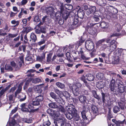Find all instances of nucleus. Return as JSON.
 I'll use <instances>...</instances> for the list:
<instances>
[{
	"label": "nucleus",
	"instance_id": "obj_26",
	"mask_svg": "<svg viewBox=\"0 0 126 126\" xmlns=\"http://www.w3.org/2000/svg\"><path fill=\"white\" fill-rule=\"evenodd\" d=\"M23 55L21 56H20L18 59V62L17 63L19 64V65L20 64V66L21 67L22 65V64L24 63V62L23 60Z\"/></svg>",
	"mask_w": 126,
	"mask_h": 126
},
{
	"label": "nucleus",
	"instance_id": "obj_17",
	"mask_svg": "<svg viewBox=\"0 0 126 126\" xmlns=\"http://www.w3.org/2000/svg\"><path fill=\"white\" fill-rule=\"evenodd\" d=\"M96 76L97 78L99 80H103L105 79L104 74L101 73L99 72L97 73Z\"/></svg>",
	"mask_w": 126,
	"mask_h": 126
},
{
	"label": "nucleus",
	"instance_id": "obj_9",
	"mask_svg": "<svg viewBox=\"0 0 126 126\" xmlns=\"http://www.w3.org/2000/svg\"><path fill=\"white\" fill-rule=\"evenodd\" d=\"M16 97V96L13 94L9 95L7 96V100L9 104L14 103Z\"/></svg>",
	"mask_w": 126,
	"mask_h": 126
},
{
	"label": "nucleus",
	"instance_id": "obj_54",
	"mask_svg": "<svg viewBox=\"0 0 126 126\" xmlns=\"http://www.w3.org/2000/svg\"><path fill=\"white\" fill-rule=\"evenodd\" d=\"M54 91L55 93L59 95H61L63 94L62 91L59 90L58 89H54Z\"/></svg>",
	"mask_w": 126,
	"mask_h": 126
},
{
	"label": "nucleus",
	"instance_id": "obj_64",
	"mask_svg": "<svg viewBox=\"0 0 126 126\" xmlns=\"http://www.w3.org/2000/svg\"><path fill=\"white\" fill-rule=\"evenodd\" d=\"M3 32V30H0V36H5L7 34V33L6 32Z\"/></svg>",
	"mask_w": 126,
	"mask_h": 126
},
{
	"label": "nucleus",
	"instance_id": "obj_1",
	"mask_svg": "<svg viewBox=\"0 0 126 126\" xmlns=\"http://www.w3.org/2000/svg\"><path fill=\"white\" fill-rule=\"evenodd\" d=\"M123 49L121 48L116 49L113 53V60L112 63L114 64H117L120 62V58Z\"/></svg>",
	"mask_w": 126,
	"mask_h": 126
},
{
	"label": "nucleus",
	"instance_id": "obj_20",
	"mask_svg": "<svg viewBox=\"0 0 126 126\" xmlns=\"http://www.w3.org/2000/svg\"><path fill=\"white\" fill-rule=\"evenodd\" d=\"M79 99L81 103H85L87 100L86 96L84 95H80L79 97Z\"/></svg>",
	"mask_w": 126,
	"mask_h": 126
},
{
	"label": "nucleus",
	"instance_id": "obj_27",
	"mask_svg": "<svg viewBox=\"0 0 126 126\" xmlns=\"http://www.w3.org/2000/svg\"><path fill=\"white\" fill-rule=\"evenodd\" d=\"M86 77H87V78L86 79L89 81H93L94 79V76L90 74H88L86 75Z\"/></svg>",
	"mask_w": 126,
	"mask_h": 126
},
{
	"label": "nucleus",
	"instance_id": "obj_5",
	"mask_svg": "<svg viewBox=\"0 0 126 126\" xmlns=\"http://www.w3.org/2000/svg\"><path fill=\"white\" fill-rule=\"evenodd\" d=\"M94 43L91 40H87L85 42V47L87 50H92L94 48Z\"/></svg>",
	"mask_w": 126,
	"mask_h": 126
},
{
	"label": "nucleus",
	"instance_id": "obj_32",
	"mask_svg": "<svg viewBox=\"0 0 126 126\" xmlns=\"http://www.w3.org/2000/svg\"><path fill=\"white\" fill-rule=\"evenodd\" d=\"M30 38L33 42H35L37 40L36 35L33 33H32L30 35Z\"/></svg>",
	"mask_w": 126,
	"mask_h": 126
},
{
	"label": "nucleus",
	"instance_id": "obj_52",
	"mask_svg": "<svg viewBox=\"0 0 126 126\" xmlns=\"http://www.w3.org/2000/svg\"><path fill=\"white\" fill-rule=\"evenodd\" d=\"M108 47L107 46L106 44H102L100 47V49L101 50L104 51Z\"/></svg>",
	"mask_w": 126,
	"mask_h": 126
},
{
	"label": "nucleus",
	"instance_id": "obj_62",
	"mask_svg": "<svg viewBox=\"0 0 126 126\" xmlns=\"http://www.w3.org/2000/svg\"><path fill=\"white\" fill-rule=\"evenodd\" d=\"M45 42V40L44 38H43L41 40V41L37 43V44L39 46H40L44 43Z\"/></svg>",
	"mask_w": 126,
	"mask_h": 126
},
{
	"label": "nucleus",
	"instance_id": "obj_43",
	"mask_svg": "<svg viewBox=\"0 0 126 126\" xmlns=\"http://www.w3.org/2000/svg\"><path fill=\"white\" fill-rule=\"evenodd\" d=\"M53 53H49L47 55V62H49L51 61L52 56Z\"/></svg>",
	"mask_w": 126,
	"mask_h": 126
},
{
	"label": "nucleus",
	"instance_id": "obj_7",
	"mask_svg": "<svg viewBox=\"0 0 126 126\" xmlns=\"http://www.w3.org/2000/svg\"><path fill=\"white\" fill-rule=\"evenodd\" d=\"M50 95L51 97L54 99L58 103H59L62 104V102L63 101V99L58 95H56V94L54 93L51 92L50 93Z\"/></svg>",
	"mask_w": 126,
	"mask_h": 126
},
{
	"label": "nucleus",
	"instance_id": "obj_50",
	"mask_svg": "<svg viewBox=\"0 0 126 126\" xmlns=\"http://www.w3.org/2000/svg\"><path fill=\"white\" fill-rule=\"evenodd\" d=\"M84 39L82 36H81L79 41L77 42V44L79 46H80L84 43Z\"/></svg>",
	"mask_w": 126,
	"mask_h": 126
},
{
	"label": "nucleus",
	"instance_id": "obj_61",
	"mask_svg": "<svg viewBox=\"0 0 126 126\" xmlns=\"http://www.w3.org/2000/svg\"><path fill=\"white\" fill-rule=\"evenodd\" d=\"M118 105L120 107V108L122 110H124V105L123 102H118Z\"/></svg>",
	"mask_w": 126,
	"mask_h": 126
},
{
	"label": "nucleus",
	"instance_id": "obj_12",
	"mask_svg": "<svg viewBox=\"0 0 126 126\" xmlns=\"http://www.w3.org/2000/svg\"><path fill=\"white\" fill-rule=\"evenodd\" d=\"M112 121L116 125V126H124L125 119L122 121H121L120 120H117L115 119H113Z\"/></svg>",
	"mask_w": 126,
	"mask_h": 126
},
{
	"label": "nucleus",
	"instance_id": "obj_29",
	"mask_svg": "<svg viewBox=\"0 0 126 126\" xmlns=\"http://www.w3.org/2000/svg\"><path fill=\"white\" fill-rule=\"evenodd\" d=\"M69 15V13L68 12L65 11L62 14V16L63 18L65 20H66Z\"/></svg>",
	"mask_w": 126,
	"mask_h": 126
},
{
	"label": "nucleus",
	"instance_id": "obj_19",
	"mask_svg": "<svg viewBox=\"0 0 126 126\" xmlns=\"http://www.w3.org/2000/svg\"><path fill=\"white\" fill-rule=\"evenodd\" d=\"M119 91L120 93H123L124 91V85L120 83L118 84Z\"/></svg>",
	"mask_w": 126,
	"mask_h": 126
},
{
	"label": "nucleus",
	"instance_id": "obj_44",
	"mask_svg": "<svg viewBox=\"0 0 126 126\" xmlns=\"http://www.w3.org/2000/svg\"><path fill=\"white\" fill-rule=\"evenodd\" d=\"M92 93L94 97L98 99H100V97L97 94L96 91L95 90H93Z\"/></svg>",
	"mask_w": 126,
	"mask_h": 126
},
{
	"label": "nucleus",
	"instance_id": "obj_13",
	"mask_svg": "<svg viewBox=\"0 0 126 126\" xmlns=\"http://www.w3.org/2000/svg\"><path fill=\"white\" fill-rule=\"evenodd\" d=\"M120 35V34L119 33H114L113 34L111 35L110 36L108 37L107 38H105L104 39H105V41H106L107 43H109L110 42L112 37L115 36H119Z\"/></svg>",
	"mask_w": 126,
	"mask_h": 126
},
{
	"label": "nucleus",
	"instance_id": "obj_51",
	"mask_svg": "<svg viewBox=\"0 0 126 126\" xmlns=\"http://www.w3.org/2000/svg\"><path fill=\"white\" fill-rule=\"evenodd\" d=\"M62 114H61L60 112L59 111H58L54 112V115L56 117L61 118V115Z\"/></svg>",
	"mask_w": 126,
	"mask_h": 126
},
{
	"label": "nucleus",
	"instance_id": "obj_36",
	"mask_svg": "<svg viewBox=\"0 0 126 126\" xmlns=\"http://www.w3.org/2000/svg\"><path fill=\"white\" fill-rule=\"evenodd\" d=\"M43 99V96L41 95H39L35 97V99L36 100H38L40 102L42 101Z\"/></svg>",
	"mask_w": 126,
	"mask_h": 126
},
{
	"label": "nucleus",
	"instance_id": "obj_41",
	"mask_svg": "<svg viewBox=\"0 0 126 126\" xmlns=\"http://www.w3.org/2000/svg\"><path fill=\"white\" fill-rule=\"evenodd\" d=\"M67 59L69 62L71 61L72 57L69 52H67L66 54Z\"/></svg>",
	"mask_w": 126,
	"mask_h": 126
},
{
	"label": "nucleus",
	"instance_id": "obj_11",
	"mask_svg": "<svg viewBox=\"0 0 126 126\" xmlns=\"http://www.w3.org/2000/svg\"><path fill=\"white\" fill-rule=\"evenodd\" d=\"M81 23V22L79 21L78 18H75L74 19L73 23L71 25L72 28L73 29L77 28L80 25Z\"/></svg>",
	"mask_w": 126,
	"mask_h": 126
},
{
	"label": "nucleus",
	"instance_id": "obj_28",
	"mask_svg": "<svg viewBox=\"0 0 126 126\" xmlns=\"http://www.w3.org/2000/svg\"><path fill=\"white\" fill-rule=\"evenodd\" d=\"M5 70L8 71H11L13 70V67L10 64H6L5 66Z\"/></svg>",
	"mask_w": 126,
	"mask_h": 126
},
{
	"label": "nucleus",
	"instance_id": "obj_45",
	"mask_svg": "<svg viewBox=\"0 0 126 126\" xmlns=\"http://www.w3.org/2000/svg\"><path fill=\"white\" fill-rule=\"evenodd\" d=\"M65 115L67 118L69 120H71L73 116H74V114L68 112L67 114Z\"/></svg>",
	"mask_w": 126,
	"mask_h": 126
},
{
	"label": "nucleus",
	"instance_id": "obj_25",
	"mask_svg": "<svg viewBox=\"0 0 126 126\" xmlns=\"http://www.w3.org/2000/svg\"><path fill=\"white\" fill-rule=\"evenodd\" d=\"M55 84L58 87L61 89H64L65 88V85L60 82H57Z\"/></svg>",
	"mask_w": 126,
	"mask_h": 126
},
{
	"label": "nucleus",
	"instance_id": "obj_57",
	"mask_svg": "<svg viewBox=\"0 0 126 126\" xmlns=\"http://www.w3.org/2000/svg\"><path fill=\"white\" fill-rule=\"evenodd\" d=\"M54 11L53 9L51 7L48 8L47 10V13L48 14H50Z\"/></svg>",
	"mask_w": 126,
	"mask_h": 126
},
{
	"label": "nucleus",
	"instance_id": "obj_33",
	"mask_svg": "<svg viewBox=\"0 0 126 126\" xmlns=\"http://www.w3.org/2000/svg\"><path fill=\"white\" fill-rule=\"evenodd\" d=\"M64 7L66 9L68 10H72L73 8V6L71 5L68 4H66L64 5Z\"/></svg>",
	"mask_w": 126,
	"mask_h": 126
},
{
	"label": "nucleus",
	"instance_id": "obj_18",
	"mask_svg": "<svg viewBox=\"0 0 126 126\" xmlns=\"http://www.w3.org/2000/svg\"><path fill=\"white\" fill-rule=\"evenodd\" d=\"M91 112L95 115L97 113L98 109L97 107L95 105H92L91 106Z\"/></svg>",
	"mask_w": 126,
	"mask_h": 126
},
{
	"label": "nucleus",
	"instance_id": "obj_59",
	"mask_svg": "<svg viewBox=\"0 0 126 126\" xmlns=\"http://www.w3.org/2000/svg\"><path fill=\"white\" fill-rule=\"evenodd\" d=\"M24 43L25 44H27L28 45H29V44L28 42V39L27 37L26 34L24 36Z\"/></svg>",
	"mask_w": 126,
	"mask_h": 126
},
{
	"label": "nucleus",
	"instance_id": "obj_3",
	"mask_svg": "<svg viewBox=\"0 0 126 126\" xmlns=\"http://www.w3.org/2000/svg\"><path fill=\"white\" fill-rule=\"evenodd\" d=\"M81 111L82 117L84 119V122L87 124H88L91 119L90 118L88 117V116H86V114L87 112V110L86 107L85 105L83 106L81 108Z\"/></svg>",
	"mask_w": 126,
	"mask_h": 126
},
{
	"label": "nucleus",
	"instance_id": "obj_15",
	"mask_svg": "<svg viewBox=\"0 0 126 126\" xmlns=\"http://www.w3.org/2000/svg\"><path fill=\"white\" fill-rule=\"evenodd\" d=\"M96 2L97 4L102 6H105L107 3L106 0H97Z\"/></svg>",
	"mask_w": 126,
	"mask_h": 126
},
{
	"label": "nucleus",
	"instance_id": "obj_4",
	"mask_svg": "<svg viewBox=\"0 0 126 126\" xmlns=\"http://www.w3.org/2000/svg\"><path fill=\"white\" fill-rule=\"evenodd\" d=\"M64 115L62 114L61 118L58 119L56 120H54V123L55 126H64L66 122V119L64 117Z\"/></svg>",
	"mask_w": 126,
	"mask_h": 126
},
{
	"label": "nucleus",
	"instance_id": "obj_37",
	"mask_svg": "<svg viewBox=\"0 0 126 126\" xmlns=\"http://www.w3.org/2000/svg\"><path fill=\"white\" fill-rule=\"evenodd\" d=\"M22 120L24 122L28 123H31L32 122V120L30 119H27L26 118H23L22 119Z\"/></svg>",
	"mask_w": 126,
	"mask_h": 126
},
{
	"label": "nucleus",
	"instance_id": "obj_21",
	"mask_svg": "<svg viewBox=\"0 0 126 126\" xmlns=\"http://www.w3.org/2000/svg\"><path fill=\"white\" fill-rule=\"evenodd\" d=\"M35 71L34 70L31 69L27 71V76L28 77H32L34 76V74H33Z\"/></svg>",
	"mask_w": 126,
	"mask_h": 126
},
{
	"label": "nucleus",
	"instance_id": "obj_34",
	"mask_svg": "<svg viewBox=\"0 0 126 126\" xmlns=\"http://www.w3.org/2000/svg\"><path fill=\"white\" fill-rule=\"evenodd\" d=\"M117 45H110L109 47L110 51L112 52L114 51Z\"/></svg>",
	"mask_w": 126,
	"mask_h": 126
},
{
	"label": "nucleus",
	"instance_id": "obj_38",
	"mask_svg": "<svg viewBox=\"0 0 126 126\" xmlns=\"http://www.w3.org/2000/svg\"><path fill=\"white\" fill-rule=\"evenodd\" d=\"M14 65L13 67V68L16 71H17L19 70L21 67L20 64L19 65L17 63H16Z\"/></svg>",
	"mask_w": 126,
	"mask_h": 126
},
{
	"label": "nucleus",
	"instance_id": "obj_60",
	"mask_svg": "<svg viewBox=\"0 0 126 126\" xmlns=\"http://www.w3.org/2000/svg\"><path fill=\"white\" fill-rule=\"evenodd\" d=\"M60 51H61V50L60 49H59L57 51L58 53L57 54V56H58V57H62L64 55L63 54V53H58Z\"/></svg>",
	"mask_w": 126,
	"mask_h": 126
},
{
	"label": "nucleus",
	"instance_id": "obj_58",
	"mask_svg": "<svg viewBox=\"0 0 126 126\" xmlns=\"http://www.w3.org/2000/svg\"><path fill=\"white\" fill-rule=\"evenodd\" d=\"M21 97H22L19 100V101L22 102L24 101L26 99V95L24 94H22Z\"/></svg>",
	"mask_w": 126,
	"mask_h": 126
},
{
	"label": "nucleus",
	"instance_id": "obj_49",
	"mask_svg": "<svg viewBox=\"0 0 126 126\" xmlns=\"http://www.w3.org/2000/svg\"><path fill=\"white\" fill-rule=\"evenodd\" d=\"M47 112L50 116H52L54 115V110L52 109H49L47 110Z\"/></svg>",
	"mask_w": 126,
	"mask_h": 126
},
{
	"label": "nucleus",
	"instance_id": "obj_14",
	"mask_svg": "<svg viewBox=\"0 0 126 126\" xmlns=\"http://www.w3.org/2000/svg\"><path fill=\"white\" fill-rule=\"evenodd\" d=\"M84 15V11L81 9H79L77 11V16L79 17L83 18Z\"/></svg>",
	"mask_w": 126,
	"mask_h": 126
},
{
	"label": "nucleus",
	"instance_id": "obj_24",
	"mask_svg": "<svg viewBox=\"0 0 126 126\" xmlns=\"http://www.w3.org/2000/svg\"><path fill=\"white\" fill-rule=\"evenodd\" d=\"M104 82L102 81L98 82L96 84V87L99 89L103 88L104 87Z\"/></svg>",
	"mask_w": 126,
	"mask_h": 126
},
{
	"label": "nucleus",
	"instance_id": "obj_10",
	"mask_svg": "<svg viewBox=\"0 0 126 126\" xmlns=\"http://www.w3.org/2000/svg\"><path fill=\"white\" fill-rule=\"evenodd\" d=\"M74 46L75 45L73 44H70L67 49L66 46L64 47H63V50L66 51L67 49L70 52H73V54H76V52L75 51L76 49Z\"/></svg>",
	"mask_w": 126,
	"mask_h": 126
},
{
	"label": "nucleus",
	"instance_id": "obj_40",
	"mask_svg": "<svg viewBox=\"0 0 126 126\" xmlns=\"http://www.w3.org/2000/svg\"><path fill=\"white\" fill-rule=\"evenodd\" d=\"M63 94L67 99H69L70 98V95L69 93L67 92H64V93Z\"/></svg>",
	"mask_w": 126,
	"mask_h": 126
},
{
	"label": "nucleus",
	"instance_id": "obj_31",
	"mask_svg": "<svg viewBox=\"0 0 126 126\" xmlns=\"http://www.w3.org/2000/svg\"><path fill=\"white\" fill-rule=\"evenodd\" d=\"M11 23L13 25H15L14 26L15 27L18 26L20 22L19 21H16L15 20H13L11 21Z\"/></svg>",
	"mask_w": 126,
	"mask_h": 126
},
{
	"label": "nucleus",
	"instance_id": "obj_39",
	"mask_svg": "<svg viewBox=\"0 0 126 126\" xmlns=\"http://www.w3.org/2000/svg\"><path fill=\"white\" fill-rule=\"evenodd\" d=\"M114 113H117L120 110V108L117 106H115L113 108Z\"/></svg>",
	"mask_w": 126,
	"mask_h": 126
},
{
	"label": "nucleus",
	"instance_id": "obj_2",
	"mask_svg": "<svg viewBox=\"0 0 126 126\" xmlns=\"http://www.w3.org/2000/svg\"><path fill=\"white\" fill-rule=\"evenodd\" d=\"M81 85L80 83H78L76 85H73L71 86V89L75 96H77L80 94L81 93L80 87Z\"/></svg>",
	"mask_w": 126,
	"mask_h": 126
},
{
	"label": "nucleus",
	"instance_id": "obj_55",
	"mask_svg": "<svg viewBox=\"0 0 126 126\" xmlns=\"http://www.w3.org/2000/svg\"><path fill=\"white\" fill-rule=\"evenodd\" d=\"M51 124V123L49 120L47 121L44 122L43 125L42 126H49Z\"/></svg>",
	"mask_w": 126,
	"mask_h": 126
},
{
	"label": "nucleus",
	"instance_id": "obj_35",
	"mask_svg": "<svg viewBox=\"0 0 126 126\" xmlns=\"http://www.w3.org/2000/svg\"><path fill=\"white\" fill-rule=\"evenodd\" d=\"M21 89L22 86H21L19 85L18 87V88L17 90L15 92V95L17 96V94L19 93L21 91Z\"/></svg>",
	"mask_w": 126,
	"mask_h": 126
},
{
	"label": "nucleus",
	"instance_id": "obj_8",
	"mask_svg": "<svg viewBox=\"0 0 126 126\" xmlns=\"http://www.w3.org/2000/svg\"><path fill=\"white\" fill-rule=\"evenodd\" d=\"M96 8L95 6H91L86 10L85 12L86 14L89 16L92 14H94L96 11Z\"/></svg>",
	"mask_w": 126,
	"mask_h": 126
},
{
	"label": "nucleus",
	"instance_id": "obj_53",
	"mask_svg": "<svg viewBox=\"0 0 126 126\" xmlns=\"http://www.w3.org/2000/svg\"><path fill=\"white\" fill-rule=\"evenodd\" d=\"M96 13H95L94 14V16H93V18L95 22H99V19L98 17V16L96 15L95 14Z\"/></svg>",
	"mask_w": 126,
	"mask_h": 126
},
{
	"label": "nucleus",
	"instance_id": "obj_23",
	"mask_svg": "<svg viewBox=\"0 0 126 126\" xmlns=\"http://www.w3.org/2000/svg\"><path fill=\"white\" fill-rule=\"evenodd\" d=\"M100 25L102 29H106L108 27V24L104 21L100 23Z\"/></svg>",
	"mask_w": 126,
	"mask_h": 126
},
{
	"label": "nucleus",
	"instance_id": "obj_6",
	"mask_svg": "<svg viewBox=\"0 0 126 126\" xmlns=\"http://www.w3.org/2000/svg\"><path fill=\"white\" fill-rule=\"evenodd\" d=\"M66 109L68 111V112L74 115L77 112L76 109L75 108L74 106L72 104L68 105L66 107Z\"/></svg>",
	"mask_w": 126,
	"mask_h": 126
},
{
	"label": "nucleus",
	"instance_id": "obj_56",
	"mask_svg": "<svg viewBox=\"0 0 126 126\" xmlns=\"http://www.w3.org/2000/svg\"><path fill=\"white\" fill-rule=\"evenodd\" d=\"M105 41V39H103L98 41L96 43V45L98 46H99Z\"/></svg>",
	"mask_w": 126,
	"mask_h": 126
},
{
	"label": "nucleus",
	"instance_id": "obj_48",
	"mask_svg": "<svg viewBox=\"0 0 126 126\" xmlns=\"http://www.w3.org/2000/svg\"><path fill=\"white\" fill-rule=\"evenodd\" d=\"M59 111H60L62 113H64L65 111V110L64 107L62 106H59L58 107V108Z\"/></svg>",
	"mask_w": 126,
	"mask_h": 126
},
{
	"label": "nucleus",
	"instance_id": "obj_16",
	"mask_svg": "<svg viewBox=\"0 0 126 126\" xmlns=\"http://www.w3.org/2000/svg\"><path fill=\"white\" fill-rule=\"evenodd\" d=\"M27 104L24 103L21 104L20 107H21V109L22 111L24 112H28L29 111L28 109L26 107H27Z\"/></svg>",
	"mask_w": 126,
	"mask_h": 126
},
{
	"label": "nucleus",
	"instance_id": "obj_30",
	"mask_svg": "<svg viewBox=\"0 0 126 126\" xmlns=\"http://www.w3.org/2000/svg\"><path fill=\"white\" fill-rule=\"evenodd\" d=\"M32 82L33 83L36 84L42 82V80L41 79L39 78H38L33 79L32 80Z\"/></svg>",
	"mask_w": 126,
	"mask_h": 126
},
{
	"label": "nucleus",
	"instance_id": "obj_46",
	"mask_svg": "<svg viewBox=\"0 0 126 126\" xmlns=\"http://www.w3.org/2000/svg\"><path fill=\"white\" fill-rule=\"evenodd\" d=\"M31 104L33 105L34 106H38L40 104V102L38 100H36L35 99V100L32 101Z\"/></svg>",
	"mask_w": 126,
	"mask_h": 126
},
{
	"label": "nucleus",
	"instance_id": "obj_63",
	"mask_svg": "<svg viewBox=\"0 0 126 126\" xmlns=\"http://www.w3.org/2000/svg\"><path fill=\"white\" fill-rule=\"evenodd\" d=\"M115 27L117 28V30L118 32H119L120 29H121L122 27L120 24H117L116 25Z\"/></svg>",
	"mask_w": 126,
	"mask_h": 126
},
{
	"label": "nucleus",
	"instance_id": "obj_22",
	"mask_svg": "<svg viewBox=\"0 0 126 126\" xmlns=\"http://www.w3.org/2000/svg\"><path fill=\"white\" fill-rule=\"evenodd\" d=\"M50 102L48 104L49 107L52 108H58V106L55 102H53L49 100Z\"/></svg>",
	"mask_w": 126,
	"mask_h": 126
},
{
	"label": "nucleus",
	"instance_id": "obj_47",
	"mask_svg": "<svg viewBox=\"0 0 126 126\" xmlns=\"http://www.w3.org/2000/svg\"><path fill=\"white\" fill-rule=\"evenodd\" d=\"M111 75L113 76V78H116V80L117 79V78H119L120 79L122 78L121 76L119 74H118L117 75L115 73H112L111 74Z\"/></svg>",
	"mask_w": 126,
	"mask_h": 126
},
{
	"label": "nucleus",
	"instance_id": "obj_42",
	"mask_svg": "<svg viewBox=\"0 0 126 126\" xmlns=\"http://www.w3.org/2000/svg\"><path fill=\"white\" fill-rule=\"evenodd\" d=\"M109 87L111 91L112 92H115L116 91V87L115 85H109Z\"/></svg>",
	"mask_w": 126,
	"mask_h": 126
}]
</instances>
